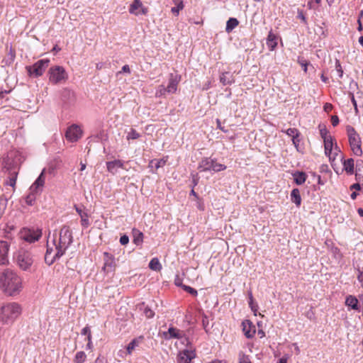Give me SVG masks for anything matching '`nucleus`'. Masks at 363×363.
<instances>
[{
	"mask_svg": "<svg viewBox=\"0 0 363 363\" xmlns=\"http://www.w3.org/2000/svg\"><path fill=\"white\" fill-rule=\"evenodd\" d=\"M73 242L72 231L69 226H63L58 238H53L52 242H47V250L45 262L51 265L57 259L61 257Z\"/></svg>",
	"mask_w": 363,
	"mask_h": 363,
	"instance_id": "nucleus-1",
	"label": "nucleus"
},
{
	"mask_svg": "<svg viewBox=\"0 0 363 363\" xmlns=\"http://www.w3.org/2000/svg\"><path fill=\"white\" fill-rule=\"evenodd\" d=\"M0 289L10 296L19 294L23 289L22 278L11 269H4L0 273Z\"/></svg>",
	"mask_w": 363,
	"mask_h": 363,
	"instance_id": "nucleus-2",
	"label": "nucleus"
},
{
	"mask_svg": "<svg viewBox=\"0 0 363 363\" xmlns=\"http://www.w3.org/2000/svg\"><path fill=\"white\" fill-rule=\"evenodd\" d=\"M22 308L18 303H4L0 307V322L3 324H11L20 316Z\"/></svg>",
	"mask_w": 363,
	"mask_h": 363,
	"instance_id": "nucleus-3",
	"label": "nucleus"
},
{
	"mask_svg": "<svg viewBox=\"0 0 363 363\" xmlns=\"http://www.w3.org/2000/svg\"><path fill=\"white\" fill-rule=\"evenodd\" d=\"M17 265L24 271L28 270L33 263V259L30 252L20 249L14 255Z\"/></svg>",
	"mask_w": 363,
	"mask_h": 363,
	"instance_id": "nucleus-4",
	"label": "nucleus"
},
{
	"mask_svg": "<svg viewBox=\"0 0 363 363\" xmlns=\"http://www.w3.org/2000/svg\"><path fill=\"white\" fill-rule=\"evenodd\" d=\"M347 132L349 138V143L352 152L357 156L362 155L361 147V138L354 128L352 126L347 127Z\"/></svg>",
	"mask_w": 363,
	"mask_h": 363,
	"instance_id": "nucleus-5",
	"label": "nucleus"
},
{
	"mask_svg": "<svg viewBox=\"0 0 363 363\" xmlns=\"http://www.w3.org/2000/svg\"><path fill=\"white\" fill-rule=\"evenodd\" d=\"M49 81L53 84H62L66 82L68 74L64 67L55 66L51 67L48 72Z\"/></svg>",
	"mask_w": 363,
	"mask_h": 363,
	"instance_id": "nucleus-6",
	"label": "nucleus"
},
{
	"mask_svg": "<svg viewBox=\"0 0 363 363\" xmlns=\"http://www.w3.org/2000/svg\"><path fill=\"white\" fill-rule=\"evenodd\" d=\"M49 62V60L47 59L40 60L33 66L28 67L27 69L29 74L34 77L41 76L48 67Z\"/></svg>",
	"mask_w": 363,
	"mask_h": 363,
	"instance_id": "nucleus-7",
	"label": "nucleus"
},
{
	"mask_svg": "<svg viewBox=\"0 0 363 363\" xmlns=\"http://www.w3.org/2000/svg\"><path fill=\"white\" fill-rule=\"evenodd\" d=\"M82 135V130L79 126L73 124L69 126L65 133V137L69 142L74 143L81 138Z\"/></svg>",
	"mask_w": 363,
	"mask_h": 363,
	"instance_id": "nucleus-8",
	"label": "nucleus"
},
{
	"mask_svg": "<svg viewBox=\"0 0 363 363\" xmlns=\"http://www.w3.org/2000/svg\"><path fill=\"white\" fill-rule=\"evenodd\" d=\"M41 231L39 230L23 229L21 232V238L30 243L34 242L40 238Z\"/></svg>",
	"mask_w": 363,
	"mask_h": 363,
	"instance_id": "nucleus-9",
	"label": "nucleus"
},
{
	"mask_svg": "<svg viewBox=\"0 0 363 363\" xmlns=\"http://www.w3.org/2000/svg\"><path fill=\"white\" fill-rule=\"evenodd\" d=\"M45 182V169H43L35 182L30 186L29 190L33 193H40L43 190V187L44 186Z\"/></svg>",
	"mask_w": 363,
	"mask_h": 363,
	"instance_id": "nucleus-10",
	"label": "nucleus"
},
{
	"mask_svg": "<svg viewBox=\"0 0 363 363\" xmlns=\"http://www.w3.org/2000/svg\"><path fill=\"white\" fill-rule=\"evenodd\" d=\"M9 244L4 240L0 241V265H6L9 264Z\"/></svg>",
	"mask_w": 363,
	"mask_h": 363,
	"instance_id": "nucleus-11",
	"label": "nucleus"
},
{
	"mask_svg": "<svg viewBox=\"0 0 363 363\" xmlns=\"http://www.w3.org/2000/svg\"><path fill=\"white\" fill-rule=\"evenodd\" d=\"M196 357V353L192 350H184L179 354V363H191L192 359Z\"/></svg>",
	"mask_w": 363,
	"mask_h": 363,
	"instance_id": "nucleus-12",
	"label": "nucleus"
},
{
	"mask_svg": "<svg viewBox=\"0 0 363 363\" xmlns=\"http://www.w3.org/2000/svg\"><path fill=\"white\" fill-rule=\"evenodd\" d=\"M129 12L135 16H138L145 14L147 9L143 7V4L140 0H134L130 6Z\"/></svg>",
	"mask_w": 363,
	"mask_h": 363,
	"instance_id": "nucleus-13",
	"label": "nucleus"
},
{
	"mask_svg": "<svg viewBox=\"0 0 363 363\" xmlns=\"http://www.w3.org/2000/svg\"><path fill=\"white\" fill-rule=\"evenodd\" d=\"M143 337H139L138 338H135L133 339L126 347V350L125 351H123V350H120L119 351V356L121 357H123L124 354H132V352L134 351V350L139 346L140 343L142 342Z\"/></svg>",
	"mask_w": 363,
	"mask_h": 363,
	"instance_id": "nucleus-14",
	"label": "nucleus"
},
{
	"mask_svg": "<svg viewBox=\"0 0 363 363\" xmlns=\"http://www.w3.org/2000/svg\"><path fill=\"white\" fill-rule=\"evenodd\" d=\"M104 264L103 267V269L104 271H106L107 272H110L113 271L116 263L115 259L113 255H110L108 252L104 253Z\"/></svg>",
	"mask_w": 363,
	"mask_h": 363,
	"instance_id": "nucleus-15",
	"label": "nucleus"
},
{
	"mask_svg": "<svg viewBox=\"0 0 363 363\" xmlns=\"http://www.w3.org/2000/svg\"><path fill=\"white\" fill-rule=\"evenodd\" d=\"M242 331L247 338H251L255 335L256 333V329L255 326L252 324L251 321H250L249 320H244L242 323Z\"/></svg>",
	"mask_w": 363,
	"mask_h": 363,
	"instance_id": "nucleus-16",
	"label": "nucleus"
},
{
	"mask_svg": "<svg viewBox=\"0 0 363 363\" xmlns=\"http://www.w3.org/2000/svg\"><path fill=\"white\" fill-rule=\"evenodd\" d=\"M4 168L6 169L10 175L9 180L6 182V184L14 187L16 185L18 172L16 169L13 170L11 169V163L9 162V160L5 162Z\"/></svg>",
	"mask_w": 363,
	"mask_h": 363,
	"instance_id": "nucleus-17",
	"label": "nucleus"
},
{
	"mask_svg": "<svg viewBox=\"0 0 363 363\" xmlns=\"http://www.w3.org/2000/svg\"><path fill=\"white\" fill-rule=\"evenodd\" d=\"M180 81V77L171 74L169 79L168 85L166 87L167 94H174L177 90V86Z\"/></svg>",
	"mask_w": 363,
	"mask_h": 363,
	"instance_id": "nucleus-18",
	"label": "nucleus"
},
{
	"mask_svg": "<svg viewBox=\"0 0 363 363\" xmlns=\"http://www.w3.org/2000/svg\"><path fill=\"white\" fill-rule=\"evenodd\" d=\"M106 167L109 172L115 174L118 172V169L123 168V162L120 160H115L113 161L107 162Z\"/></svg>",
	"mask_w": 363,
	"mask_h": 363,
	"instance_id": "nucleus-19",
	"label": "nucleus"
},
{
	"mask_svg": "<svg viewBox=\"0 0 363 363\" xmlns=\"http://www.w3.org/2000/svg\"><path fill=\"white\" fill-rule=\"evenodd\" d=\"M184 333L182 330H180L176 328L170 327L168 329V331L164 333V336L166 339L169 338H177L181 339L184 337Z\"/></svg>",
	"mask_w": 363,
	"mask_h": 363,
	"instance_id": "nucleus-20",
	"label": "nucleus"
},
{
	"mask_svg": "<svg viewBox=\"0 0 363 363\" xmlns=\"http://www.w3.org/2000/svg\"><path fill=\"white\" fill-rule=\"evenodd\" d=\"M323 142H324L325 153L329 157V160H332V155H333V145H334L333 138V137L326 138L325 140H323Z\"/></svg>",
	"mask_w": 363,
	"mask_h": 363,
	"instance_id": "nucleus-21",
	"label": "nucleus"
},
{
	"mask_svg": "<svg viewBox=\"0 0 363 363\" xmlns=\"http://www.w3.org/2000/svg\"><path fill=\"white\" fill-rule=\"evenodd\" d=\"M213 160L210 158L203 159L199 162L198 168L202 172L211 171Z\"/></svg>",
	"mask_w": 363,
	"mask_h": 363,
	"instance_id": "nucleus-22",
	"label": "nucleus"
},
{
	"mask_svg": "<svg viewBox=\"0 0 363 363\" xmlns=\"http://www.w3.org/2000/svg\"><path fill=\"white\" fill-rule=\"evenodd\" d=\"M356 180L361 182L363 187V161L358 160L356 164Z\"/></svg>",
	"mask_w": 363,
	"mask_h": 363,
	"instance_id": "nucleus-23",
	"label": "nucleus"
},
{
	"mask_svg": "<svg viewBox=\"0 0 363 363\" xmlns=\"http://www.w3.org/2000/svg\"><path fill=\"white\" fill-rule=\"evenodd\" d=\"M267 45L270 50H273L277 45V38L272 31L269 33L267 38Z\"/></svg>",
	"mask_w": 363,
	"mask_h": 363,
	"instance_id": "nucleus-24",
	"label": "nucleus"
},
{
	"mask_svg": "<svg viewBox=\"0 0 363 363\" xmlns=\"http://www.w3.org/2000/svg\"><path fill=\"white\" fill-rule=\"evenodd\" d=\"M75 209L81 217L82 225L84 228H87L90 224L88 218V214L85 212H83V211L77 206H75Z\"/></svg>",
	"mask_w": 363,
	"mask_h": 363,
	"instance_id": "nucleus-25",
	"label": "nucleus"
},
{
	"mask_svg": "<svg viewBox=\"0 0 363 363\" xmlns=\"http://www.w3.org/2000/svg\"><path fill=\"white\" fill-rule=\"evenodd\" d=\"M291 200L296 204L297 207H299L301 203V197L300 191L298 189H294L291 192Z\"/></svg>",
	"mask_w": 363,
	"mask_h": 363,
	"instance_id": "nucleus-26",
	"label": "nucleus"
},
{
	"mask_svg": "<svg viewBox=\"0 0 363 363\" xmlns=\"http://www.w3.org/2000/svg\"><path fill=\"white\" fill-rule=\"evenodd\" d=\"M220 81L223 85H228L233 83L235 80L233 74L227 72L220 75Z\"/></svg>",
	"mask_w": 363,
	"mask_h": 363,
	"instance_id": "nucleus-27",
	"label": "nucleus"
},
{
	"mask_svg": "<svg viewBox=\"0 0 363 363\" xmlns=\"http://www.w3.org/2000/svg\"><path fill=\"white\" fill-rule=\"evenodd\" d=\"M133 242L136 245H141L143 242V233L140 232L139 230L133 229Z\"/></svg>",
	"mask_w": 363,
	"mask_h": 363,
	"instance_id": "nucleus-28",
	"label": "nucleus"
},
{
	"mask_svg": "<svg viewBox=\"0 0 363 363\" xmlns=\"http://www.w3.org/2000/svg\"><path fill=\"white\" fill-rule=\"evenodd\" d=\"M345 304L354 310L358 309V300L355 296H348L346 298Z\"/></svg>",
	"mask_w": 363,
	"mask_h": 363,
	"instance_id": "nucleus-29",
	"label": "nucleus"
},
{
	"mask_svg": "<svg viewBox=\"0 0 363 363\" xmlns=\"http://www.w3.org/2000/svg\"><path fill=\"white\" fill-rule=\"evenodd\" d=\"M343 167L347 174H352L354 173V160L350 158L345 160Z\"/></svg>",
	"mask_w": 363,
	"mask_h": 363,
	"instance_id": "nucleus-30",
	"label": "nucleus"
},
{
	"mask_svg": "<svg viewBox=\"0 0 363 363\" xmlns=\"http://www.w3.org/2000/svg\"><path fill=\"white\" fill-rule=\"evenodd\" d=\"M293 176L296 184L298 185H301L306 182V174L304 172H296Z\"/></svg>",
	"mask_w": 363,
	"mask_h": 363,
	"instance_id": "nucleus-31",
	"label": "nucleus"
},
{
	"mask_svg": "<svg viewBox=\"0 0 363 363\" xmlns=\"http://www.w3.org/2000/svg\"><path fill=\"white\" fill-rule=\"evenodd\" d=\"M239 23L237 18H230L226 23L225 30L228 33L231 32Z\"/></svg>",
	"mask_w": 363,
	"mask_h": 363,
	"instance_id": "nucleus-32",
	"label": "nucleus"
},
{
	"mask_svg": "<svg viewBox=\"0 0 363 363\" xmlns=\"http://www.w3.org/2000/svg\"><path fill=\"white\" fill-rule=\"evenodd\" d=\"M149 267L153 271L159 272L162 269V265L159 259L155 257L150 260L149 263Z\"/></svg>",
	"mask_w": 363,
	"mask_h": 363,
	"instance_id": "nucleus-33",
	"label": "nucleus"
},
{
	"mask_svg": "<svg viewBox=\"0 0 363 363\" xmlns=\"http://www.w3.org/2000/svg\"><path fill=\"white\" fill-rule=\"evenodd\" d=\"M166 163V160L164 159L160 160H152L150 162L149 167L155 169L157 170L160 167H163Z\"/></svg>",
	"mask_w": 363,
	"mask_h": 363,
	"instance_id": "nucleus-34",
	"label": "nucleus"
},
{
	"mask_svg": "<svg viewBox=\"0 0 363 363\" xmlns=\"http://www.w3.org/2000/svg\"><path fill=\"white\" fill-rule=\"evenodd\" d=\"M86 359V354L83 351L77 352L73 359L74 363H84Z\"/></svg>",
	"mask_w": 363,
	"mask_h": 363,
	"instance_id": "nucleus-35",
	"label": "nucleus"
},
{
	"mask_svg": "<svg viewBox=\"0 0 363 363\" xmlns=\"http://www.w3.org/2000/svg\"><path fill=\"white\" fill-rule=\"evenodd\" d=\"M140 309L143 311L144 315L147 318H151L154 316L155 313L153 311L149 308L147 306H145L144 303H143L141 306H140Z\"/></svg>",
	"mask_w": 363,
	"mask_h": 363,
	"instance_id": "nucleus-36",
	"label": "nucleus"
},
{
	"mask_svg": "<svg viewBox=\"0 0 363 363\" xmlns=\"http://www.w3.org/2000/svg\"><path fill=\"white\" fill-rule=\"evenodd\" d=\"M211 171L215 172H220L226 169V166L223 164L217 163L215 160H213Z\"/></svg>",
	"mask_w": 363,
	"mask_h": 363,
	"instance_id": "nucleus-37",
	"label": "nucleus"
},
{
	"mask_svg": "<svg viewBox=\"0 0 363 363\" xmlns=\"http://www.w3.org/2000/svg\"><path fill=\"white\" fill-rule=\"evenodd\" d=\"M140 137V133H138L135 129L130 128V131L127 133L126 139L128 140H136Z\"/></svg>",
	"mask_w": 363,
	"mask_h": 363,
	"instance_id": "nucleus-38",
	"label": "nucleus"
},
{
	"mask_svg": "<svg viewBox=\"0 0 363 363\" xmlns=\"http://www.w3.org/2000/svg\"><path fill=\"white\" fill-rule=\"evenodd\" d=\"M167 94V90L166 86L164 85H160L156 91L157 96H165Z\"/></svg>",
	"mask_w": 363,
	"mask_h": 363,
	"instance_id": "nucleus-39",
	"label": "nucleus"
},
{
	"mask_svg": "<svg viewBox=\"0 0 363 363\" xmlns=\"http://www.w3.org/2000/svg\"><path fill=\"white\" fill-rule=\"evenodd\" d=\"M7 206V200L3 197H0V218H1Z\"/></svg>",
	"mask_w": 363,
	"mask_h": 363,
	"instance_id": "nucleus-40",
	"label": "nucleus"
},
{
	"mask_svg": "<svg viewBox=\"0 0 363 363\" xmlns=\"http://www.w3.org/2000/svg\"><path fill=\"white\" fill-rule=\"evenodd\" d=\"M184 8V4L183 2H179V4H177L174 6H173L171 9V11L173 14L175 16H177L179 13V11L182 10Z\"/></svg>",
	"mask_w": 363,
	"mask_h": 363,
	"instance_id": "nucleus-41",
	"label": "nucleus"
},
{
	"mask_svg": "<svg viewBox=\"0 0 363 363\" xmlns=\"http://www.w3.org/2000/svg\"><path fill=\"white\" fill-rule=\"evenodd\" d=\"M37 194L38 193H33L30 191L29 194L26 198V203L30 206L33 205L34 201L35 200V194Z\"/></svg>",
	"mask_w": 363,
	"mask_h": 363,
	"instance_id": "nucleus-42",
	"label": "nucleus"
},
{
	"mask_svg": "<svg viewBox=\"0 0 363 363\" xmlns=\"http://www.w3.org/2000/svg\"><path fill=\"white\" fill-rule=\"evenodd\" d=\"M285 133L290 137L295 138L296 136H299V131L296 128H289Z\"/></svg>",
	"mask_w": 363,
	"mask_h": 363,
	"instance_id": "nucleus-43",
	"label": "nucleus"
},
{
	"mask_svg": "<svg viewBox=\"0 0 363 363\" xmlns=\"http://www.w3.org/2000/svg\"><path fill=\"white\" fill-rule=\"evenodd\" d=\"M335 69L338 74V77L340 78H341L343 75V70H342V68L340 61L337 60L335 62Z\"/></svg>",
	"mask_w": 363,
	"mask_h": 363,
	"instance_id": "nucleus-44",
	"label": "nucleus"
},
{
	"mask_svg": "<svg viewBox=\"0 0 363 363\" xmlns=\"http://www.w3.org/2000/svg\"><path fill=\"white\" fill-rule=\"evenodd\" d=\"M202 325H203V327L204 330H206V332H208L209 320H208V318L206 315H202Z\"/></svg>",
	"mask_w": 363,
	"mask_h": 363,
	"instance_id": "nucleus-45",
	"label": "nucleus"
},
{
	"mask_svg": "<svg viewBox=\"0 0 363 363\" xmlns=\"http://www.w3.org/2000/svg\"><path fill=\"white\" fill-rule=\"evenodd\" d=\"M182 288L190 294L196 296L197 295V291L191 286H186V285H182Z\"/></svg>",
	"mask_w": 363,
	"mask_h": 363,
	"instance_id": "nucleus-46",
	"label": "nucleus"
},
{
	"mask_svg": "<svg viewBox=\"0 0 363 363\" xmlns=\"http://www.w3.org/2000/svg\"><path fill=\"white\" fill-rule=\"evenodd\" d=\"M248 296H249V305H250L251 309L253 311H256L257 306L254 305V303H253L254 299H253L252 294L251 291H250L248 293Z\"/></svg>",
	"mask_w": 363,
	"mask_h": 363,
	"instance_id": "nucleus-47",
	"label": "nucleus"
},
{
	"mask_svg": "<svg viewBox=\"0 0 363 363\" xmlns=\"http://www.w3.org/2000/svg\"><path fill=\"white\" fill-rule=\"evenodd\" d=\"M320 134L321 138L323 140H325L326 138H330L332 137L330 135H328V131L325 128H323L320 129Z\"/></svg>",
	"mask_w": 363,
	"mask_h": 363,
	"instance_id": "nucleus-48",
	"label": "nucleus"
},
{
	"mask_svg": "<svg viewBox=\"0 0 363 363\" xmlns=\"http://www.w3.org/2000/svg\"><path fill=\"white\" fill-rule=\"evenodd\" d=\"M239 363H251L249 356L242 354L240 356Z\"/></svg>",
	"mask_w": 363,
	"mask_h": 363,
	"instance_id": "nucleus-49",
	"label": "nucleus"
},
{
	"mask_svg": "<svg viewBox=\"0 0 363 363\" xmlns=\"http://www.w3.org/2000/svg\"><path fill=\"white\" fill-rule=\"evenodd\" d=\"M340 152V148L337 145V144H335V146L333 145V155H332V160H334L335 159V157L338 155V153Z\"/></svg>",
	"mask_w": 363,
	"mask_h": 363,
	"instance_id": "nucleus-50",
	"label": "nucleus"
},
{
	"mask_svg": "<svg viewBox=\"0 0 363 363\" xmlns=\"http://www.w3.org/2000/svg\"><path fill=\"white\" fill-rule=\"evenodd\" d=\"M128 242H129V238L126 235H122L121 237V238H120V243L122 245H127L128 243Z\"/></svg>",
	"mask_w": 363,
	"mask_h": 363,
	"instance_id": "nucleus-51",
	"label": "nucleus"
},
{
	"mask_svg": "<svg viewBox=\"0 0 363 363\" xmlns=\"http://www.w3.org/2000/svg\"><path fill=\"white\" fill-rule=\"evenodd\" d=\"M86 340H87L86 349L92 350L93 344H92V341H91V335H88V337H86Z\"/></svg>",
	"mask_w": 363,
	"mask_h": 363,
	"instance_id": "nucleus-52",
	"label": "nucleus"
},
{
	"mask_svg": "<svg viewBox=\"0 0 363 363\" xmlns=\"http://www.w3.org/2000/svg\"><path fill=\"white\" fill-rule=\"evenodd\" d=\"M83 335H91L90 328L88 326L84 327L81 332Z\"/></svg>",
	"mask_w": 363,
	"mask_h": 363,
	"instance_id": "nucleus-53",
	"label": "nucleus"
},
{
	"mask_svg": "<svg viewBox=\"0 0 363 363\" xmlns=\"http://www.w3.org/2000/svg\"><path fill=\"white\" fill-rule=\"evenodd\" d=\"M298 62L301 65V66L303 67V71L305 72H306L308 62L306 60H299Z\"/></svg>",
	"mask_w": 363,
	"mask_h": 363,
	"instance_id": "nucleus-54",
	"label": "nucleus"
},
{
	"mask_svg": "<svg viewBox=\"0 0 363 363\" xmlns=\"http://www.w3.org/2000/svg\"><path fill=\"white\" fill-rule=\"evenodd\" d=\"M361 186H362V185L361 182H357L356 184H352V185L350 186V189H355V190H357V191H359V190H360Z\"/></svg>",
	"mask_w": 363,
	"mask_h": 363,
	"instance_id": "nucleus-55",
	"label": "nucleus"
},
{
	"mask_svg": "<svg viewBox=\"0 0 363 363\" xmlns=\"http://www.w3.org/2000/svg\"><path fill=\"white\" fill-rule=\"evenodd\" d=\"M331 123L333 126H336L339 123V118L337 116H333L331 117Z\"/></svg>",
	"mask_w": 363,
	"mask_h": 363,
	"instance_id": "nucleus-56",
	"label": "nucleus"
},
{
	"mask_svg": "<svg viewBox=\"0 0 363 363\" xmlns=\"http://www.w3.org/2000/svg\"><path fill=\"white\" fill-rule=\"evenodd\" d=\"M299 136H296L295 138H292V142L294 146L298 148V146L299 145L300 140L298 138Z\"/></svg>",
	"mask_w": 363,
	"mask_h": 363,
	"instance_id": "nucleus-57",
	"label": "nucleus"
},
{
	"mask_svg": "<svg viewBox=\"0 0 363 363\" xmlns=\"http://www.w3.org/2000/svg\"><path fill=\"white\" fill-rule=\"evenodd\" d=\"M333 109V106L332 104H325L324 105V110L326 111V112H329L331 110Z\"/></svg>",
	"mask_w": 363,
	"mask_h": 363,
	"instance_id": "nucleus-58",
	"label": "nucleus"
},
{
	"mask_svg": "<svg viewBox=\"0 0 363 363\" xmlns=\"http://www.w3.org/2000/svg\"><path fill=\"white\" fill-rule=\"evenodd\" d=\"M351 100H352V104L354 106L355 112L357 113V111H358V110H357V102H356V100H355L354 96L353 94H352Z\"/></svg>",
	"mask_w": 363,
	"mask_h": 363,
	"instance_id": "nucleus-59",
	"label": "nucleus"
},
{
	"mask_svg": "<svg viewBox=\"0 0 363 363\" xmlns=\"http://www.w3.org/2000/svg\"><path fill=\"white\" fill-rule=\"evenodd\" d=\"M357 279L362 284V286L363 287V272H359V273L357 276Z\"/></svg>",
	"mask_w": 363,
	"mask_h": 363,
	"instance_id": "nucleus-60",
	"label": "nucleus"
},
{
	"mask_svg": "<svg viewBox=\"0 0 363 363\" xmlns=\"http://www.w3.org/2000/svg\"><path fill=\"white\" fill-rule=\"evenodd\" d=\"M288 356H284L279 359L278 363H287Z\"/></svg>",
	"mask_w": 363,
	"mask_h": 363,
	"instance_id": "nucleus-61",
	"label": "nucleus"
},
{
	"mask_svg": "<svg viewBox=\"0 0 363 363\" xmlns=\"http://www.w3.org/2000/svg\"><path fill=\"white\" fill-rule=\"evenodd\" d=\"M122 72H127V73H130V67L128 65H125L124 66H123L122 67Z\"/></svg>",
	"mask_w": 363,
	"mask_h": 363,
	"instance_id": "nucleus-62",
	"label": "nucleus"
},
{
	"mask_svg": "<svg viewBox=\"0 0 363 363\" xmlns=\"http://www.w3.org/2000/svg\"><path fill=\"white\" fill-rule=\"evenodd\" d=\"M216 122H217L218 128H219L220 130H221L222 131H223L225 133L227 132V130H225L224 128H223L222 125H220V121L219 119H217Z\"/></svg>",
	"mask_w": 363,
	"mask_h": 363,
	"instance_id": "nucleus-63",
	"label": "nucleus"
},
{
	"mask_svg": "<svg viewBox=\"0 0 363 363\" xmlns=\"http://www.w3.org/2000/svg\"><path fill=\"white\" fill-rule=\"evenodd\" d=\"M292 345L294 347V350L297 354L300 353V348L296 343H293Z\"/></svg>",
	"mask_w": 363,
	"mask_h": 363,
	"instance_id": "nucleus-64",
	"label": "nucleus"
}]
</instances>
